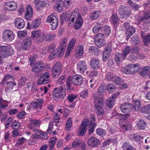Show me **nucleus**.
I'll use <instances>...</instances> for the list:
<instances>
[{
	"mask_svg": "<svg viewBox=\"0 0 150 150\" xmlns=\"http://www.w3.org/2000/svg\"><path fill=\"white\" fill-rule=\"evenodd\" d=\"M110 54L109 53L103 51V61L104 62H106L110 56Z\"/></svg>",
	"mask_w": 150,
	"mask_h": 150,
	"instance_id": "e2e57ef3",
	"label": "nucleus"
},
{
	"mask_svg": "<svg viewBox=\"0 0 150 150\" xmlns=\"http://www.w3.org/2000/svg\"><path fill=\"white\" fill-rule=\"evenodd\" d=\"M57 140V138L56 137H52L50 139L49 143L50 149V150H52L53 149Z\"/></svg>",
	"mask_w": 150,
	"mask_h": 150,
	"instance_id": "49530a36",
	"label": "nucleus"
},
{
	"mask_svg": "<svg viewBox=\"0 0 150 150\" xmlns=\"http://www.w3.org/2000/svg\"><path fill=\"white\" fill-rule=\"evenodd\" d=\"M45 68V65L42 61L38 62L37 63L36 66L32 68V71L34 73L35 76L38 77L41 74L42 71Z\"/></svg>",
	"mask_w": 150,
	"mask_h": 150,
	"instance_id": "39448f33",
	"label": "nucleus"
},
{
	"mask_svg": "<svg viewBox=\"0 0 150 150\" xmlns=\"http://www.w3.org/2000/svg\"><path fill=\"white\" fill-rule=\"evenodd\" d=\"M150 104L141 108L140 109L141 112L146 113H150Z\"/></svg>",
	"mask_w": 150,
	"mask_h": 150,
	"instance_id": "864d4df0",
	"label": "nucleus"
},
{
	"mask_svg": "<svg viewBox=\"0 0 150 150\" xmlns=\"http://www.w3.org/2000/svg\"><path fill=\"white\" fill-rule=\"evenodd\" d=\"M115 76L112 73L109 72L105 74V77L108 81H113V80L115 79Z\"/></svg>",
	"mask_w": 150,
	"mask_h": 150,
	"instance_id": "37998d69",
	"label": "nucleus"
},
{
	"mask_svg": "<svg viewBox=\"0 0 150 150\" xmlns=\"http://www.w3.org/2000/svg\"><path fill=\"white\" fill-rule=\"evenodd\" d=\"M72 126V119L71 117H69L66 121L65 128L67 131L70 130V128Z\"/></svg>",
	"mask_w": 150,
	"mask_h": 150,
	"instance_id": "09e8293b",
	"label": "nucleus"
},
{
	"mask_svg": "<svg viewBox=\"0 0 150 150\" xmlns=\"http://www.w3.org/2000/svg\"><path fill=\"white\" fill-rule=\"evenodd\" d=\"M11 127L13 129H19L21 127L20 123L15 120L12 123Z\"/></svg>",
	"mask_w": 150,
	"mask_h": 150,
	"instance_id": "0e129e2a",
	"label": "nucleus"
},
{
	"mask_svg": "<svg viewBox=\"0 0 150 150\" xmlns=\"http://www.w3.org/2000/svg\"><path fill=\"white\" fill-rule=\"evenodd\" d=\"M143 137L141 136L139 133H135L133 135L132 139L134 142H137L141 140Z\"/></svg>",
	"mask_w": 150,
	"mask_h": 150,
	"instance_id": "3c124183",
	"label": "nucleus"
},
{
	"mask_svg": "<svg viewBox=\"0 0 150 150\" xmlns=\"http://www.w3.org/2000/svg\"><path fill=\"white\" fill-rule=\"evenodd\" d=\"M81 143V140L76 139L72 142L71 146L73 147H78L79 146Z\"/></svg>",
	"mask_w": 150,
	"mask_h": 150,
	"instance_id": "13d9d810",
	"label": "nucleus"
},
{
	"mask_svg": "<svg viewBox=\"0 0 150 150\" xmlns=\"http://www.w3.org/2000/svg\"><path fill=\"white\" fill-rule=\"evenodd\" d=\"M131 43L133 45H137L140 42V38L137 35H135L130 39Z\"/></svg>",
	"mask_w": 150,
	"mask_h": 150,
	"instance_id": "e433bc0d",
	"label": "nucleus"
},
{
	"mask_svg": "<svg viewBox=\"0 0 150 150\" xmlns=\"http://www.w3.org/2000/svg\"><path fill=\"white\" fill-rule=\"evenodd\" d=\"M83 45H79L76 50V54L77 57L81 56L83 53Z\"/></svg>",
	"mask_w": 150,
	"mask_h": 150,
	"instance_id": "4c0bfd02",
	"label": "nucleus"
},
{
	"mask_svg": "<svg viewBox=\"0 0 150 150\" xmlns=\"http://www.w3.org/2000/svg\"><path fill=\"white\" fill-rule=\"evenodd\" d=\"M133 106L134 109L136 111L138 110L141 107V103L140 101L138 100L133 102Z\"/></svg>",
	"mask_w": 150,
	"mask_h": 150,
	"instance_id": "a18cd8bd",
	"label": "nucleus"
},
{
	"mask_svg": "<svg viewBox=\"0 0 150 150\" xmlns=\"http://www.w3.org/2000/svg\"><path fill=\"white\" fill-rule=\"evenodd\" d=\"M31 38L33 40L37 39V41L38 42H42L44 40L43 34L40 30H33L32 32Z\"/></svg>",
	"mask_w": 150,
	"mask_h": 150,
	"instance_id": "f8f14e48",
	"label": "nucleus"
},
{
	"mask_svg": "<svg viewBox=\"0 0 150 150\" xmlns=\"http://www.w3.org/2000/svg\"><path fill=\"white\" fill-rule=\"evenodd\" d=\"M56 91H53V98L55 100H57L59 98H63L66 96L65 91H62V93H57Z\"/></svg>",
	"mask_w": 150,
	"mask_h": 150,
	"instance_id": "c756f323",
	"label": "nucleus"
},
{
	"mask_svg": "<svg viewBox=\"0 0 150 150\" xmlns=\"http://www.w3.org/2000/svg\"><path fill=\"white\" fill-rule=\"evenodd\" d=\"M42 19L40 18L36 19L33 21L31 25V28L37 29L40 25Z\"/></svg>",
	"mask_w": 150,
	"mask_h": 150,
	"instance_id": "2f4dec72",
	"label": "nucleus"
},
{
	"mask_svg": "<svg viewBox=\"0 0 150 150\" xmlns=\"http://www.w3.org/2000/svg\"><path fill=\"white\" fill-rule=\"evenodd\" d=\"M130 51V47H125L124 50L122 51V58L125 59L127 55L129 53Z\"/></svg>",
	"mask_w": 150,
	"mask_h": 150,
	"instance_id": "6e6d98bb",
	"label": "nucleus"
},
{
	"mask_svg": "<svg viewBox=\"0 0 150 150\" xmlns=\"http://www.w3.org/2000/svg\"><path fill=\"white\" fill-rule=\"evenodd\" d=\"M76 14L77 16L76 20V24L74 28L75 29L78 30L82 25L83 20L79 13H76Z\"/></svg>",
	"mask_w": 150,
	"mask_h": 150,
	"instance_id": "4be33fe9",
	"label": "nucleus"
},
{
	"mask_svg": "<svg viewBox=\"0 0 150 150\" xmlns=\"http://www.w3.org/2000/svg\"><path fill=\"white\" fill-rule=\"evenodd\" d=\"M89 122V120L88 119H84L83 121L78 132V134L79 136H83L86 134Z\"/></svg>",
	"mask_w": 150,
	"mask_h": 150,
	"instance_id": "9d476101",
	"label": "nucleus"
},
{
	"mask_svg": "<svg viewBox=\"0 0 150 150\" xmlns=\"http://www.w3.org/2000/svg\"><path fill=\"white\" fill-rule=\"evenodd\" d=\"M62 68L61 63L58 62H56L52 69L53 77L54 78H57L60 75Z\"/></svg>",
	"mask_w": 150,
	"mask_h": 150,
	"instance_id": "6e6552de",
	"label": "nucleus"
},
{
	"mask_svg": "<svg viewBox=\"0 0 150 150\" xmlns=\"http://www.w3.org/2000/svg\"><path fill=\"white\" fill-rule=\"evenodd\" d=\"M135 19L137 22L142 24L144 26L150 23V10L146 11L144 13V15L140 16L139 14L135 16Z\"/></svg>",
	"mask_w": 150,
	"mask_h": 150,
	"instance_id": "f03ea898",
	"label": "nucleus"
},
{
	"mask_svg": "<svg viewBox=\"0 0 150 150\" xmlns=\"http://www.w3.org/2000/svg\"><path fill=\"white\" fill-rule=\"evenodd\" d=\"M61 54V53L60 52H59L57 49L55 50V51L52 53L49 56V59L51 60H52L54 58H56L57 57H59Z\"/></svg>",
	"mask_w": 150,
	"mask_h": 150,
	"instance_id": "79ce46f5",
	"label": "nucleus"
},
{
	"mask_svg": "<svg viewBox=\"0 0 150 150\" xmlns=\"http://www.w3.org/2000/svg\"><path fill=\"white\" fill-rule=\"evenodd\" d=\"M115 100H112V99L110 98L107 101V105L110 108H112L113 105H114Z\"/></svg>",
	"mask_w": 150,
	"mask_h": 150,
	"instance_id": "69168bd1",
	"label": "nucleus"
},
{
	"mask_svg": "<svg viewBox=\"0 0 150 150\" xmlns=\"http://www.w3.org/2000/svg\"><path fill=\"white\" fill-rule=\"evenodd\" d=\"M34 3L36 9L38 10L40 9L43 6H45L47 4L46 1H41L40 0H35Z\"/></svg>",
	"mask_w": 150,
	"mask_h": 150,
	"instance_id": "a878e982",
	"label": "nucleus"
},
{
	"mask_svg": "<svg viewBox=\"0 0 150 150\" xmlns=\"http://www.w3.org/2000/svg\"><path fill=\"white\" fill-rule=\"evenodd\" d=\"M89 52L92 55L97 56L99 54L100 50L95 46H91L89 49Z\"/></svg>",
	"mask_w": 150,
	"mask_h": 150,
	"instance_id": "c85d7f7f",
	"label": "nucleus"
},
{
	"mask_svg": "<svg viewBox=\"0 0 150 150\" xmlns=\"http://www.w3.org/2000/svg\"><path fill=\"white\" fill-rule=\"evenodd\" d=\"M126 31L127 39L128 40L130 37L135 32V30L133 26H131Z\"/></svg>",
	"mask_w": 150,
	"mask_h": 150,
	"instance_id": "f704fd0d",
	"label": "nucleus"
},
{
	"mask_svg": "<svg viewBox=\"0 0 150 150\" xmlns=\"http://www.w3.org/2000/svg\"><path fill=\"white\" fill-rule=\"evenodd\" d=\"M16 83L15 82L12 81H9L6 83V88H5V91L6 92L8 91V89H11L13 88L14 86H16Z\"/></svg>",
	"mask_w": 150,
	"mask_h": 150,
	"instance_id": "a19ab883",
	"label": "nucleus"
},
{
	"mask_svg": "<svg viewBox=\"0 0 150 150\" xmlns=\"http://www.w3.org/2000/svg\"><path fill=\"white\" fill-rule=\"evenodd\" d=\"M6 5L8 7V9L10 11L14 10L17 8L16 4L13 1H8L6 2Z\"/></svg>",
	"mask_w": 150,
	"mask_h": 150,
	"instance_id": "473e14b6",
	"label": "nucleus"
},
{
	"mask_svg": "<svg viewBox=\"0 0 150 150\" xmlns=\"http://www.w3.org/2000/svg\"><path fill=\"white\" fill-rule=\"evenodd\" d=\"M14 23L16 27L20 29L23 28L25 25L24 20L21 18H16L15 20Z\"/></svg>",
	"mask_w": 150,
	"mask_h": 150,
	"instance_id": "aec40b11",
	"label": "nucleus"
},
{
	"mask_svg": "<svg viewBox=\"0 0 150 150\" xmlns=\"http://www.w3.org/2000/svg\"><path fill=\"white\" fill-rule=\"evenodd\" d=\"M55 37V35L47 34L45 36V39L46 41L50 42L52 41Z\"/></svg>",
	"mask_w": 150,
	"mask_h": 150,
	"instance_id": "8fccbe9b",
	"label": "nucleus"
},
{
	"mask_svg": "<svg viewBox=\"0 0 150 150\" xmlns=\"http://www.w3.org/2000/svg\"><path fill=\"white\" fill-rule=\"evenodd\" d=\"M31 42V38L30 37H27L21 44L22 48L24 50H28L30 47Z\"/></svg>",
	"mask_w": 150,
	"mask_h": 150,
	"instance_id": "6ab92c4d",
	"label": "nucleus"
},
{
	"mask_svg": "<svg viewBox=\"0 0 150 150\" xmlns=\"http://www.w3.org/2000/svg\"><path fill=\"white\" fill-rule=\"evenodd\" d=\"M60 115L59 114L57 113L55 114L53 116V120L56 123V126L57 127L60 126V124H59L60 122L59 120L60 119Z\"/></svg>",
	"mask_w": 150,
	"mask_h": 150,
	"instance_id": "de8ad7c7",
	"label": "nucleus"
},
{
	"mask_svg": "<svg viewBox=\"0 0 150 150\" xmlns=\"http://www.w3.org/2000/svg\"><path fill=\"white\" fill-rule=\"evenodd\" d=\"M133 105L131 104L128 103L121 104L120 106V109L122 112L125 114H128L132 109Z\"/></svg>",
	"mask_w": 150,
	"mask_h": 150,
	"instance_id": "4468645a",
	"label": "nucleus"
},
{
	"mask_svg": "<svg viewBox=\"0 0 150 150\" xmlns=\"http://www.w3.org/2000/svg\"><path fill=\"white\" fill-rule=\"evenodd\" d=\"M94 39L95 45L99 47L100 48L105 45V41L104 39V35L102 33L97 34L94 37Z\"/></svg>",
	"mask_w": 150,
	"mask_h": 150,
	"instance_id": "423d86ee",
	"label": "nucleus"
},
{
	"mask_svg": "<svg viewBox=\"0 0 150 150\" xmlns=\"http://www.w3.org/2000/svg\"><path fill=\"white\" fill-rule=\"evenodd\" d=\"M33 16V11L32 7L30 6H27L26 12L25 14V17L27 20H31Z\"/></svg>",
	"mask_w": 150,
	"mask_h": 150,
	"instance_id": "b1692460",
	"label": "nucleus"
},
{
	"mask_svg": "<svg viewBox=\"0 0 150 150\" xmlns=\"http://www.w3.org/2000/svg\"><path fill=\"white\" fill-rule=\"evenodd\" d=\"M76 42V40L74 39H71L69 42L67 48L70 50H72L75 46Z\"/></svg>",
	"mask_w": 150,
	"mask_h": 150,
	"instance_id": "5fc2aeb1",
	"label": "nucleus"
},
{
	"mask_svg": "<svg viewBox=\"0 0 150 150\" xmlns=\"http://www.w3.org/2000/svg\"><path fill=\"white\" fill-rule=\"evenodd\" d=\"M50 76V74L48 72H46L40 76L37 84L39 85L47 84L49 81Z\"/></svg>",
	"mask_w": 150,
	"mask_h": 150,
	"instance_id": "ddd939ff",
	"label": "nucleus"
},
{
	"mask_svg": "<svg viewBox=\"0 0 150 150\" xmlns=\"http://www.w3.org/2000/svg\"><path fill=\"white\" fill-rule=\"evenodd\" d=\"M103 27V25L102 24L99 23H97L93 27L92 29L93 33H97L98 32L100 31V30H101Z\"/></svg>",
	"mask_w": 150,
	"mask_h": 150,
	"instance_id": "58836bf2",
	"label": "nucleus"
},
{
	"mask_svg": "<svg viewBox=\"0 0 150 150\" xmlns=\"http://www.w3.org/2000/svg\"><path fill=\"white\" fill-rule=\"evenodd\" d=\"M66 76L65 75L61 76L58 80L57 83L59 84L62 85L65 81Z\"/></svg>",
	"mask_w": 150,
	"mask_h": 150,
	"instance_id": "680f3d73",
	"label": "nucleus"
},
{
	"mask_svg": "<svg viewBox=\"0 0 150 150\" xmlns=\"http://www.w3.org/2000/svg\"><path fill=\"white\" fill-rule=\"evenodd\" d=\"M67 44V40L65 39H64L61 42L60 45L57 49L61 53L64 51L66 48Z\"/></svg>",
	"mask_w": 150,
	"mask_h": 150,
	"instance_id": "bb28decb",
	"label": "nucleus"
},
{
	"mask_svg": "<svg viewBox=\"0 0 150 150\" xmlns=\"http://www.w3.org/2000/svg\"><path fill=\"white\" fill-rule=\"evenodd\" d=\"M143 41L146 45H148L150 43V34L146 36L143 39Z\"/></svg>",
	"mask_w": 150,
	"mask_h": 150,
	"instance_id": "774afa93",
	"label": "nucleus"
},
{
	"mask_svg": "<svg viewBox=\"0 0 150 150\" xmlns=\"http://www.w3.org/2000/svg\"><path fill=\"white\" fill-rule=\"evenodd\" d=\"M134 68L133 64H130L126 65L125 67L122 68V71L123 73L126 74H134Z\"/></svg>",
	"mask_w": 150,
	"mask_h": 150,
	"instance_id": "a211bd4d",
	"label": "nucleus"
},
{
	"mask_svg": "<svg viewBox=\"0 0 150 150\" xmlns=\"http://www.w3.org/2000/svg\"><path fill=\"white\" fill-rule=\"evenodd\" d=\"M110 21L114 25H116L119 21L117 15L116 14H112L110 17Z\"/></svg>",
	"mask_w": 150,
	"mask_h": 150,
	"instance_id": "ea45409f",
	"label": "nucleus"
},
{
	"mask_svg": "<svg viewBox=\"0 0 150 150\" xmlns=\"http://www.w3.org/2000/svg\"><path fill=\"white\" fill-rule=\"evenodd\" d=\"M133 64L134 67L133 68L134 74L140 70L141 66V65L138 63Z\"/></svg>",
	"mask_w": 150,
	"mask_h": 150,
	"instance_id": "052dcab7",
	"label": "nucleus"
},
{
	"mask_svg": "<svg viewBox=\"0 0 150 150\" xmlns=\"http://www.w3.org/2000/svg\"><path fill=\"white\" fill-rule=\"evenodd\" d=\"M57 8L58 11L61 12L63 10L64 6L63 1L62 0L59 1L57 2Z\"/></svg>",
	"mask_w": 150,
	"mask_h": 150,
	"instance_id": "c03bdc74",
	"label": "nucleus"
},
{
	"mask_svg": "<svg viewBox=\"0 0 150 150\" xmlns=\"http://www.w3.org/2000/svg\"><path fill=\"white\" fill-rule=\"evenodd\" d=\"M100 143V141L94 137H90L88 141V145L93 148L97 147Z\"/></svg>",
	"mask_w": 150,
	"mask_h": 150,
	"instance_id": "dca6fc26",
	"label": "nucleus"
},
{
	"mask_svg": "<svg viewBox=\"0 0 150 150\" xmlns=\"http://www.w3.org/2000/svg\"><path fill=\"white\" fill-rule=\"evenodd\" d=\"M47 22L50 24L52 30H54L58 25V19L57 16L51 14L48 16Z\"/></svg>",
	"mask_w": 150,
	"mask_h": 150,
	"instance_id": "1a4fd4ad",
	"label": "nucleus"
},
{
	"mask_svg": "<svg viewBox=\"0 0 150 150\" xmlns=\"http://www.w3.org/2000/svg\"><path fill=\"white\" fill-rule=\"evenodd\" d=\"M91 67L93 69H97L100 68V66L99 60L98 59L93 58L91 60L90 63Z\"/></svg>",
	"mask_w": 150,
	"mask_h": 150,
	"instance_id": "412c9836",
	"label": "nucleus"
},
{
	"mask_svg": "<svg viewBox=\"0 0 150 150\" xmlns=\"http://www.w3.org/2000/svg\"><path fill=\"white\" fill-rule=\"evenodd\" d=\"M93 98L95 103V106L96 108V113L100 116H102L104 115V112L103 108L100 106L103 103L102 99L96 95H94Z\"/></svg>",
	"mask_w": 150,
	"mask_h": 150,
	"instance_id": "20e7f679",
	"label": "nucleus"
},
{
	"mask_svg": "<svg viewBox=\"0 0 150 150\" xmlns=\"http://www.w3.org/2000/svg\"><path fill=\"white\" fill-rule=\"evenodd\" d=\"M118 12L120 16L124 18L129 17L131 13V11L129 8L124 5L120 6Z\"/></svg>",
	"mask_w": 150,
	"mask_h": 150,
	"instance_id": "0eeeda50",
	"label": "nucleus"
},
{
	"mask_svg": "<svg viewBox=\"0 0 150 150\" xmlns=\"http://www.w3.org/2000/svg\"><path fill=\"white\" fill-rule=\"evenodd\" d=\"M106 85L105 83L102 84L98 87L97 91V93L99 95H102L105 92L106 88Z\"/></svg>",
	"mask_w": 150,
	"mask_h": 150,
	"instance_id": "72a5a7b5",
	"label": "nucleus"
},
{
	"mask_svg": "<svg viewBox=\"0 0 150 150\" xmlns=\"http://www.w3.org/2000/svg\"><path fill=\"white\" fill-rule=\"evenodd\" d=\"M41 123V122L39 120H37L35 119H31L30 120V123L28 125L29 128L30 129H33L36 126L39 125Z\"/></svg>",
	"mask_w": 150,
	"mask_h": 150,
	"instance_id": "5701e85b",
	"label": "nucleus"
},
{
	"mask_svg": "<svg viewBox=\"0 0 150 150\" xmlns=\"http://www.w3.org/2000/svg\"><path fill=\"white\" fill-rule=\"evenodd\" d=\"M115 79L113 80L112 82L117 84L118 85L121 84L123 82L122 80V78H121L115 76Z\"/></svg>",
	"mask_w": 150,
	"mask_h": 150,
	"instance_id": "bf43d9fd",
	"label": "nucleus"
},
{
	"mask_svg": "<svg viewBox=\"0 0 150 150\" xmlns=\"http://www.w3.org/2000/svg\"><path fill=\"white\" fill-rule=\"evenodd\" d=\"M14 38L13 32L9 29H5L3 34V39L6 42L13 40Z\"/></svg>",
	"mask_w": 150,
	"mask_h": 150,
	"instance_id": "9b49d317",
	"label": "nucleus"
},
{
	"mask_svg": "<svg viewBox=\"0 0 150 150\" xmlns=\"http://www.w3.org/2000/svg\"><path fill=\"white\" fill-rule=\"evenodd\" d=\"M104 34L106 36L109 35L110 33L111 29L108 25H105L104 28Z\"/></svg>",
	"mask_w": 150,
	"mask_h": 150,
	"instance_id": "338daca9",
	"label": "nucleus"
},
{
	"mask_svg": "<svg viewBox=\"0 0 150 150\" xmlns=\"http://www.w3.org/2000/svg\"><path fill=\"white\" fill-rule=\"evenodd\" d=\"M77 69L79 72L83 73L87 69L86 62L83 61H80L77 64Z\"/></svg>",
	"mask_w": 150,
	"mask_h": 150,
	"instance_id": "f3484780",
	"label": "nucleus"
},
{
	"mask_svg": "<svg viewBox=\"0 0 150 150\" xmlns=\"http://www.w3.org/2000/svg\"><path fill=\"white\" fill-rule=\"evenodd\" d=\"M101 12L99 11H94L90 13V18L92 20L97 19L100 15Z\"/></svg>",
	"mask_w": 150,
	"mask_h": 150,
	"instance_id": "7c9ffc66",
	"label": "nucleus"
},
{
	"mask_svg": "<svg viewBox=\"0 0 150 150\" xmlns=\"http://www.w3.org/2000/svg\"><path fill=\"white\" fill-rule=\"evenodd\" d=\"M26 141V139L24 137H22L18 139L16 142V145L19 146L25 143Z\"/></svg>",
	"mask_w": 150,
	"mask_h": 150,
	"instance_id": "4d7b16f0",
	"label": "nucleus"
},
{
	"mask_svg": "<svg viewBox=\"0 0 150 150\" xmlns=\"http://www.w3.org/2000/svg\"><path fill=\"white\" fill-rule=\"evenodd\" d=\"M44 102V100L43 98H39L31 103V106L34 108H38L39 110H41L43 107L42 104Z\"/></svg>",
	"mask_w": 150,
	"mask_h": 150,
	"instance_id": "2eb2a0df",
	"label": "nucleus"
},
{
	"mask_svg": "<svg viewBox=\"0 0 150 150\" xmlns=\"http://www.w3.org/2000/svg\"><path fill=\"white\" fill-rule=\"evenodd\" d=\"M14 53V50L11 46H0V53L4 58H6L12 56Z\"/></svg>",
	"mask_w": 150,
	"mask_h": 150,
	"instance_id": "7ed1b4c3",
	"label": "nucleus"
},
{
	"mask_svg": "<svg viewBox=\"0 0 150 150\" xmlns=\"http://www.w3.org/2000/svg\"><path fill=\"white\" fill-rule=\"evenodd\" d=\"M95 118L94 117H93L91 120H90V124L88 127V131L89 134H92L95 128L97 125L95 123Z\"/></svg>",
	"mask_w": 150,
	"mask_h": 150,
	"instance_id": "393cba45",
	"label": "nucleus"
},
{
	"mask_svg": "<svg viewBox=\"0 0 150 150\" xmlns=\"http://www.w3.org/2000/svg\"><path fill=\"white\" fill-rule=\"evenodd\" d=\"M150 71V67L146 66L141 69L139 72V74L142 77H145L147 75V73Z\"/></svg>",
	"mask_w": 150,
	"mask_h": 150,
	"instance_id": "cd10ccee",
	"label": "nucleus"
},
{
	"mask_svg": "<svg viewBox=\"0 0 150 150\" xmlns=\"http://www.w3.org/2000/svg\"><path fill=\"white\" fill-rule=\"evenodd\" d=\"M147 126V124L143 120L140 119L138 120L137 123V127L139 129H144Z\"/></svg>",
	"mask_w": 150,
	"mask_h": 150,
	"instance_id": "c9c22d12",
	"label": "nucleus"
},
{
	"mask_svg": "<svg viewBox=\"0 0 150 150\" xmlns=\"http://www.w3.org/2000/svg\"><path fill=\"white\" fill-rule=\"evenodd\" d=\"M115 86L112 83L109 84L107 86V89L108 92L110 93H112L116 90Z\"/></svg>",
	"mask_w": 150,
	"mask_h": 150,
	"instance_id": "603ef678",
	"label": "nucleus"
},
{
	"mask_svg": "<svg viewBox=\"0 0 150 150\" xmlns=\"http://www.w3.org/2000/svg\"><path fill=\"white\" fill-rule=\"evenodd\" d=\"M83 81V78L79 75L76 74L72 76H69L66 82V86L68 90L71 91L73 89L72 84L74 85H80Z\"/></svg>",
	"mask_w": 150,
	"mask_h": 150,
	"instance_id": "f257e3e1",
	"label": "nucleus"
}]
</instances>
